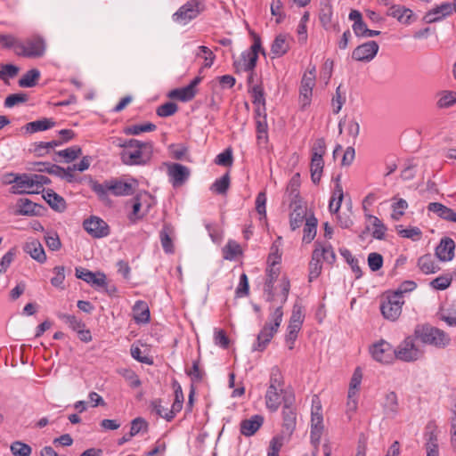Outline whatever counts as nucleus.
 I'll list each match as a JSON object with an SVG mask.
<instances>
[{
  "instance_id": "21",
  "label": "nucleus",
  "mask_w": 456,
  "mask_h": 456,
  "mask_svg": "<svg viewBox=\"0 0 456 456\" xmlns=\"http://www.w3.org/2000/svg\"><path fill=\"white\" fill-rule=\"evenodd\" d=\"M43 198L48 205L57 212H63L66 209L65 200L54 192L52 189L44 190Z\"/></svg>"
},
{
  "instance_id": "34",
  "label": "nucleus",
  "mask_w": 456,
  "mask_h": 456,
  "mask_svg": "<svg viewBox=\"0 0 456 456\" xmlns=\"http://www.w3.org/2000/svg\"><path fill=\"white\" fill-rule=\"evenodd\" d=\"M34 165L38 167L37 168L35 169L38 172H45L49 175H53L58 177L63 178L65 169L58 165L51 164L48 162H36L34 163Z\"/></svg>"
},
{
  "instance_id": "16",
  "label": "nucleus",
  "mask_w": 456,
  "mask_h": 456,
  "mask_svg": "<svg viewBox=\"0 0 456 456\" xmlns=\"http://www.w3.org/2000/svg\"><path fill=\"white\" fill-rule=\"evenodd\" d=\"M190 174V169L182 164L173 163L168 168V175L174 187L183 185L188 180Z\"/></svg>"
},
{
  "instance_id": "40",
  "label": "nucleus",
  "mask_w": 456,
  "mask_h": 456,
  "mask_svg": "<svg viewBox=\"0 0 456 456\" xmlns=\"http://www.w3.org/2000/svg\"><path fill=\"white\" fill-rule=\"evenodd\" d=\"M229 186L230 175L229 173L227 172L220 179L216 180V182L211 185L210 190L217 194L224 195L226 194Z\"/></svg>"
},
{
  "instance_id": "46",
  "label": "nucleus",
  "mask_w": 456,
  "mask_h": 456,
  "mask_svg": "<svg viewBox=\"0 0 456 456\" xmlns=\"http://www.w3.org/2000/svg\"><path fill=\"white\" fill-rule=\"evenodd\" d=\"M275 388H279L281 393L285 395V393H288L287 391H284L283 387V379L282 375L281 373V370L278 367H273L271 371L270 375V386Z\"/></svg>"
},
{
  "instance_id": "54",
  "label": "nucleus",
  "mask_w": 456,
  "mask_h": 456,
  "mask_svg": "<svg viewBox=\"0 0 456 456\" xmlns=\"http://www.w3.org/2000/svg\"><path fill=\"white\" fill-rule=\"evenodd\" d=\"M304 320V314L302 306L298 304H295L292 310V314L290 316L289 324V325H297L301 327Z\"/></svg>"
},
{
  "instance_id": "57",
  "label": "nucleus",
  "mask_w": 456,
  "mask_h": 456,
  "mask_svg": "<svg viewBox=\"0 0 456 456\" xmlns=\"http://www.w3.org/2000/svg\"><path fill=\"white\" fill-rule=\"evenodd\" d=\"M130 351H131L132 357L134 359H135L136 361H138L139 362L145 363L148 365L153 364L152 358H151L147 355H143L142 353V350L140 349L139 346L132 345Z\"/></svg>"
},
{
  "instance_id": "23",
  "label": "nucleus",
  "mask_w": 456,
  "mask_h": 456,
  "mask_svg": "<svg viewBox=\"0 0 456 456\" xmlns=\"http://www.w3.org/2000/svg\"><path fill=\"white\" fill-rule=\"evenodd\" d=\"M24 251L35 259L43 264L46 261V255L42 244L37 240L27 242L24 246Z\"/></svg>"
},
{
  "instance_id": "10",
  "label": "nucleus",
  "mask_w": 456,
  "mask_h": 456,
  "mask_svg": "<svg viewBox=\"0 0 456 456\" xmlns=\"http://www.w3.org/2000/svg\"><path fill=\"white\" fill-rule=\"evenodd\" d=\"M83 227L92 237L103 238L110 234L108 224L96 216H91L83 222Z\"/></svg>"
},
{
  "instance_id": "17",
  "label": "nucleus",
  "mask_w": 456,
  "mask_h": 456,
  "mask_svg": "<svg viewBox=\"0 0 456 456\" xmlns=\"http://www.w3.org/2000/svg\"><path fill=\"white\" fill-rule=\"evenodd\" d=\"M75 275L77 279L83 280L86 283L94 286H104L106 275L98 272L94 273L88 269L83 267H76Z\"/></svg>"
},
{
  "instance_id": "60",
  "label": "nucleus",
  "mask_w": 456,
  "mask_h": 456,
  "mask_svg": "<svg viewBox=\"0 0 456 456\" xmlns=\"http://www.w3.org/2000/svg\"><path fill=\"white\" fill-rule=\"evenodd\" d=\"M46 246L53 251L59 250L61 247V240L57 233H47L45 236Z\"/></svg>"
},
{
  "instance_id": "3",
  "label": "nucleus",
  "mask_w": 456,
  "mask_h": 456,
  "mask_svg": "<svg viewBox=\"0 0 456 456\" xmlns=\"http://www.w3.org/2000/svg\"><path fill=\"white\" fill-rule=\"evenodd\" d=\"M204 10L205 4L202 0H189L173 14L172 19L178 24L186 25Z\"/></svg>"
},
{
  "instance_id": "28",
  "label": "nucleus",
  "mask_w": 456,
  "mask_h": 456,
  "mask_svg": "<svg viewBox=\"0 0 456 456\" xmlns=\"http://www.w3.org/2000/svg\"><path fill=\"white\" fill-rule=\"evenodd\" d=\"M324 167L323 158H320V155L314 154L311 158L310 171L311 179L314 184L320 183L322 170Z\"/></svg>"
},
{
  "instance_id": "32",
  "label": "nucleus",
  "mask_w": 456,
  "mask_h": 456,
  "mask_svg": "<svg viewBox=\"0 0 456 456\" xmlns=\"http://www.w3.org/2000/svg\"><path fill=\"white\" fill-rule=\"evenodd\" d=\"M55 122L51 118H43L28 123L25 128L28 133L33 134L39 131H45L54 126Z\"/></svg>"
},
{
  "instance_id": "56",
  "label": "nucleus",
  "mask_w": 456,
  "mask_h": 456,
  "mask_svg": "<svg viewBox=\"0 0 456 456\" xmlns=\"http://www.w3.org/2000/svg\"><path fill=\"white\" fill-rule=\"evenodd\" d=\"M368 265L371 271H379L383 265V256L379 253L375 252L369 254Z\"/></svg>"
},
{
  "instance_id": "30",
  "label": "nucleus",
  "mask_w": 456,
  "mask_h": 456,
  "mask_svg": "<svg viewBox=\"0 0 456 456\" xmlns=\"http://www.w3.org/2000/svg\"><path fill=\"white\" fill-rule=\"evenodd\" d=\"M322 252H319V248H316L313 251L312 260L309 263V281H313L316 279L322 272Z\"/></svg>"
},
{
  "instance_id": "1",
  "label": "nucleus",
  "mask_w": 456,
  "mask_h": 456,
  "mask_svg": "<svg viewBox=\"0 0 456 456\" xmlns=\"http://www.w3.org/2000/svg\"><path fill=\"white\" fill-rule=\"evenodd\" d=\"M89 186L91 190L98 196V199L105 205H110L111 200L109 193L114 196L133 195L134 190L131 183L121 181L118 178H111L99 183L96 180L90 179Z\"/></svg>"
},
{
  "instance_id": "20",
  "label": "nucleus",
  "mask_w": 456,
  "mask_h": 456,
  "mask_svg": "<svg viewBox=\"0 0 456 456\" xmlns=\"http://www.w3.org/2000/svg\"><path fill=\"white\" fill-rule=\"evenodd\" d=\"M428 210L436 214L440 218L456 223V212L439 202H431L428 205Z\"/></svg>"
},
{
  "instance_id": "45",
  "label": "nucleus",
  "mask_w": 456,
  "mask_h": 456,
  "mask_svg": "<svg viewBox=\"0 0 456 456\" xmlns=\"http://www.w3.org/2000/svg\"><path fill=\"white\" fill-rule=\"evenodd\" d=\"M55 154L65 158L67 162H71L82 154V149L79 146H72L65 150L56 151Z\"/></svg>"
},
{
  "instance_id": "14",
  "label": "nucleus",
  "mask_w": 456,
  "mask_h": 456,
  "mask_svg": "<svg viewBox=\"0 0 456 456\" xmlns=\"http://www.w3.org/2000/svg\"><path fill=\"white\" fill-rule=\"evenodd\" d=\"M201 81L200 77H194L191 83L181 88H176L168 93V97L173 100H179L182 102L191 101L196 94V87Z\"/></svg>"
},
{
  "instance_id": "41",
  "label": "nucleus",
  "mask_w": 456,
  "mask_h": 456,
  "mask_svg": "<svg viewBox=\"0 0 456 456\" xmlns=\"http://www.w3.org/2000/svg\"><path fill=\"white\" fill-rule=\"evenodd\" d=\"M0 43L5 49L12 48L16 55L21 48V41L12 35H2L0 34Z\"/></svg>"
},
{
  "instance_id": "31",
  "label": "nucleus",
  "mask_w": 456,
  "mask_h": 456,
  "mask_svg": "<svg viewBox=\"0 0 456 456\" xmlns=\"http://www.w3.org/2000/svg\"><path fill=\"white\" fill-rule=\"evenodd\" d=\"M317 224L318 220L314 215L305 219L303 241L310 243L314 239L317 231Z\"/></svg>"
},
{
  "instance_id": "38",
  "label": "nucleus",
  "mask_w": 456,
  "mask_h": 456,
  "mask_svg": "<svg viewBox=\"0 0 456 456\" xmlns=\"http://www.w3.org/2000/svg\"><path fill=\"white\" fill-rule=\"evenodd\" d=\"M171 232H172V228H171L170 224H165L163 225L162 230L159 232L161 245L163 247V249L167 253H172L174 251L173 241L170 237Z\"/></svg>"
},
{
  "instance_id": "15",
  "label": "nucleus",
  "mask_w": 456,
  "mask_h": 456,
  "mask_svg": "<svg viewBox=\"0 0 456 456\" xmlns=\"http://www.w3.org/2000/svg\"><path fill=\"white\" fill-rule=\"evenodd\" d=\"M314 85L315 77L313 76V72H311V76L304 74L299 88V102L302 107L310 104Z\"/></svg>"
},
{
  "instance_id": "7",
  "label": "nucleus",
  "mask_w": 456,
  "mask_h": 456,
  "mask_svg": "<svg viewBox=\"0 0 456 456\" xmlns=\"http://www.w3.org/2000/svg\"><path fill=\"white\" fill-rule=\"evenodd\" d=\"M421 354L422 353L416 347L411 337H407L397 348L395 349V358L403 362L416 361Z\"/></svg>"
},
{
  "instance_id": "5",
  "label": "nucleus",
  "mask_w": 456,
  "mask_h": 456,
  "mask_svg": "<svg viewBox=\"0 0 456 456\" xmlns=\"http://www.w3.org/2000/svg\"><path fill=\"white\" fill-rule=\"evenodd\" d=\"M283 409H282V430L281 433L289 438L296 428L297 413L293 403L295 396L293 394L285 393L282 396Z\"/></svg>"
},
{
  "instance_id": "29",
  "label": "nucleus",
  "mask_w": 456,
  "mask_h": 456,
  "mask_svg": "<svg viewBox=\"0 0 456 456\" xmlns=\"http://www.w3.org/2000/svg\"><path fill=\"white\" fill-rule=\"evenodd\" d=\"M268 278L265 282L264 291L267 294L266 300L272 302L274 299L273 294V283L279 276L280 268L279 267H269L267 269Z\"/></svg>"
},
{
  "instance_id": "33",
  "label": "nucleus",
  "mask_w": 456,
  "mask_h": 456,
  "mask_svg": "<svg viewBox=\"0 0 456 456\" xmlns=\"http://www.w3.org/2000/svg\"><path fill=\"white\" fill-rule=\"evenodd\" d=\"M134 318L136 322L146 323L150 321V310L144 301H137L134 305Z\"/></svg>"
},
{
  "instance_id": "42",
  "label": "nucleus",
  "mask_w": 456,
  "mask_h": 456,
  "mask_svg": "<svg viewBox=\"0 0 456 456\" xmlns=\"http://www.w3.org/2000/svg\"><path fill=\"white\" fill-rule=\"evenodd\" d=\"M365 216L368 219H372V225L374 227V231L372 232L373 238L377 240H383L385 238L387 226L377 216L369 214L365 215Z\"/></svg>"
},
{
  "instance_id": "47",
  "label": "nucleus",
  "mask_w": 456,
  "mask_h": 456,
  "mask_svg": "<svg viewBox=\"0 0 456 456\" xmlns=\"http://www.w3.org/2000/svg\"><path fill=\"white\" fill-rule=\"evenodd\" d=\"M11 452L14 456H30L31 447L20 441H15L11 445Z\"/></svg>"
},
{
  "instance_id": "55",
  "label": "nucleus",
  "mask_w": 456,
  "mask_h": 456,
  "mask_svg": "<svg viewBox=\"0 0 456 456\" xmlns=\"http://www.w3.org/2000/svg\"><path fill=\"white\" fill-rule=\"evenodd\" d=\"M396 228H397L398 233L402 237L411 239L413 240H419L422 234L420 229L418 227H411L409 229H399V228H402V225H399Z\"/></svg>"
},
{
  "instance_id": "37",
  "label": "nucleus",
  "mask_w": 456,
  "mask_h": 456,
  "mask_svg": "<svg viewBox=\"0 0 456 456\" xmlns=\"http://www.w3.org/2000/svg\"><path fill=\"white\" fill-rule=\"evenodd\" d=\"M343 198H344V193H343L342 185L340 183H338L337 184H335L333 196H332L330 205H329L330 213H338V210L341 207V203L343 201Z\"/></svg>"
},
{
  "instance_id": "43",
  "label": "nucleus",
  "mask_w": 456,
  "mask_h": 456,
  "mask_svg": "<svg viewBox=\"0 0 456 456\" xmlns=\"http://www.w3.org/2000/svg\"><path fill=\"white\" fill-rule=\"evenodd\" d=\"M252 37H253V45H251L250 47V51H248V53H250V55H252V58H251V61H250V65H254V63H256L257 61V59H258V53L261 52L264 55L265 54V51L264 48H262V44H261V38L260 37L252 32Z\"/></svg>"
},
{
  "instance_id": "27",
  "label": "nucleus",
  "mask_w": 456,
  "mask_h": 456,
  "mask_svg": "<svg viewBox=\"0 0 456 456\" xmlns=\"http://www.w3.org/2000/svg\"><path fill=\"white\" fill-rule=\"evenodd\" d=\"M279 388L269 387L266 391L265 404L266 407L272 411H276L281 402H283L282 398L281 397V394L282 393H279Z\"/></svg>"
},
{
  "instance_id": "44",
  "label": "nucleus",
  "mask_w": 456,
  "mask_h": 456,
  "mask_svg": "<svg viewBox=\"0 0 456 456\" xmlns=\"http://www.w3.org/2000/svg\"><path fill=\"white\" fill-rule=\"evenodd\" d=\"M362 379V373L360 367H357L354 374L351 378L350 384H349V389H348V399L352 398L355 395L356 391L358 390L361 381Z\"/></svg>"
},
{
  "instance_id": "12",
  "label": "nucleus",
  "mask_w": 456,
  "mask_h": 456,
  "mask_svg": "<svg viewBox=\"0 0 456 456\" xmlns=\"http://www.w3.org/2000/svg\"><path fill=\"white\" fill-rule=\"evenodd\" d=\"M379 45L376 41H369L358 45L352 53V58L357 61H370L378 53Z\"/></svg>"
},
{
  "instance_id": "8",
  "label": "nucleus",
  "mask_w": 456,
  "mask_h": 456,
  "mask_svg": "<svg viewBox=\"0 0 456 456\" xmlns=\"http://www.w3.org/2000/svg\"><path fill=\"white\" fill-rule=\"evenodd\" d=\"M403 300L398 298L397 294L387 295L386 299L380 305V311L384 318L395 321L402 313Z\"/></svg>"
},
{
  "instance_id": "24",
  "label": "nucleus",
  "mask_w": 456,
  "mask_h": 456,
  "mask_svg": "<svg viewBox=\"0 0 456 456\" xmlns=\"http://www.w3.org/2000/svg\"><path fill=\"white\" fill-rule=\"evenodd\" d=\"M277 331L271 328V322H266L256 338L254 350L263 351Z\"/></svg>"
},
{
  "instance_id": "62",
  "label": "nucleus",
  "mask_w": 456,
  "mask_h": 456,
  "mask_svg": "<svg viewBox=\"0 0 456 456\" xmlns=\"http://www.w3.org/2000/svg\"><path fill=\"white\" fill-rule=\"evenodd\" d=\"M439 317L450 326H456V310L443 309L439 313Z\"/></svg>"
},
{
  "instance_id": "50",
  "label": "nucleus",
  "mask_w": 456,
  "mask_h": 456,
  "mask_svg": "<svg viewBox=\"0 0 456 456\" xmlns=\"http://www.w3.org/2000/svg\"><path fill=\"white\" fill-rule=\"evenodd\" d=\"M28 99V96L27 94H12L5 98L4 106L6 108H12L15 105L26 102Z\"/></svg>"
},
{
  "instance_id": "61",
  "label": "nucleus",
  "mask_w": 456,
  "mask_h": 456,
  "mask_svg": "<svg viewBox=\"0 0 456 456\" xmlns=\"http://www.w3.org/2000/svg\"><path fill=\"white\" fill-rule=\"evenodd\" d=\"M249 294L248 279L246 273H242L240 277V283L236 289V295L238 297H246Z\"/></svg>"
},
{
  "instance_id": "19",
  "label": "nucleus",
  "mask_w": 456,
  "mask_h": 456,
  "mask_svg": "<svg viewBox=\"0 0 456 456\" xmlns=\"http://www.w3.org/2000/svg\"><path fill=\"white\" fill-rule=\"evenodd\" d=\"M264 417L254 415L250 419H243L240 422V433L245 436H253L263 425Z\"/></svg>"
},
{
  "instance_id": "59",
  "label": "nucleus",
  "mask_w": 456,
  "mask_h": 456,
  "mask_svg": "<svg viewBox=\"0 0 456 456\" xmlns=\"http://www.w3.org/2000/svg\"><path fill=\"white\" fill-rule=\"evenodd\" d=\"M281 260V253L280 252V245L273 243L271 252L268 256L269 267H275Z\"/></svg>"
},
{
  "instance_id": "52",
  "label": "nucleus",
  "mask_w": 456,
  "mask_h": 456,
  "mask_svg": "<svg viewBox=\"0 0 456 456\" xmlns=\"http://www.w3.org/2000/svg\"><path fill=\"white\" fill-rule=\"evenodd\" d=\"M19 72V68L13 64L0 65V78L6 81L8 77H14Z\"/></svg>"
},
{
  "instance_id": "22",
  "label": "nucleus",
  "mask_w": 456,
  "mask_h": 456,
  "mask_svg": "<svg viewBox=\"0 0 456 456\" xmlns=\"http://www.w3.org/2000/svg\"><path fill=\"white\" fill-rule=\"evenodd\" d=\"M383 411L386 417L394 419L399 411L398 398L395 392L386 394L385 400L382 404Z\"/></svg>"
},
{
  "instance_id": "25",
  "label": "nucleus",
  "mask_w": 456,
  "mask_h": 456,
  "mask_svg": "<svg viewBox=\"0 0 456 456\" xmlns=\"http://www.w3.org/2000/svg\"><path fill=\"white\" fill-rule=\"evenodd\" d=\"M267 116H256V140L261 147H265L268 142V125L266 121Z\"/></svg>"
},
{
  "instance_id": "51",
  "label": "nucleus",
  "mask_w": 456,
  "mask_h": 456,
  "mask_svg": "<svg viewBox=\"0 0 456 456\" xmlns=\"http://www.w3.org/2000/svg\"><path fill=\"white\" fill-rule=\"evenodd\" d=\"M58 317L61 320H64L75 331H77L81 328L85 327V323L82 322L81 320H78L75 315L59 313Z\"/></svg>"
},
{
  "instance_id": "48",
  "label": "nucleus",
  "mask_w": 456,
  "mask_h": 456,
  "mask_svg": "<svg viewBox=\"0 0 456 456\" xmlns=\"http://www.w3.org/2000/svg\"><path fill=\"white\" fill-rule=\"evenodd\" d=\"M156 129V126L152 123L139 124L127 126L124 129L126 134H139L142 132H150Z\"/></svg>"
},
{
  "instance_id": "49",
  "label": "nucleus",
  "mask_w": 456,
  "mask_h": 456,
  "mask_svg": "<svg viewBox=\"0 0 456 456\" xmlns=\"http://www.w3.org/2000/svg\"><path fill=\"white\" fill-rule=\"evenodd\" d=\"M233 162L232 148L225 149L222 153L218 154L215 159V163L223 167H231Z\"/></svg>"
},
{
  "instance_id": "18",
  "label": "nucleus",
  "mask_w": 456,
  "mask_h": 456,
  "mask_svg": "<svg viewBox=\"0 0 456 456\" xmlns=\"http://www.w3.org/2000/svg\"><path fill=\"white\" fill-rule=\"evenodd\" d=\"M455 243L448 237L443 238L436 248V256L443 262L450 261L454 256Z\"/></svg>"
},
{
  "instance_id": "53",
  "label": "nucleus",
  "mask_w": 456,
  "mask_h": 456,
  "mask_svg": "<svg viewBox=\"0 0 456 456\" xmlns=\"http://www.w3.org/2000/svg\"><path fill=\"white\" fill-rule=\"evenodd\" d=\"M401 12H408L406 7L400 4H391L387 12V15L396 19L401 23H408V20H402Z\"/></svg>"
},
{
  "instance_id": "64",
  "label": "nucleus",
  "mask_w": 456,
  "mask_h": 456,
  "mask_svg": "<svg viewBox=\"0 0 456 456\" xmlns=\"http://www.w3.org/2000/svg\"><path fill=\"white\" fill-rule=\"evenodd\" d=\"M452 281V277L439 276V277L434 279L430 282V285L436 289L444 290L451 285Z\"/></svg>"
},
{
  "instance_id": "4",
  "label": "nucleus",
  "mask_w": 456,
  "mask_h": 456,
  "mask_svg": "<svg viewBox=\"0 0 456 456\" xmlns=\"http://www.w3.org/2000/svg\"><path fill=\"white\" fill-rule=\"evenodd\" d=\"M152 152V144L142 142L138 147L131 150H123L120 153L121 160L126 165L144 164Z\"/></svg>"
},
{
  "instance_id": "9",
  "label": "nucleus",
  "mask_w": 456,
  "mask_h": 456,
  "mask_svg": "<svg viewBox=\"0 0 456 456\" xmlns=\"http://www.w3.org/2000/svg\"><path fill=\"white\" fill-rule=\"evenodd\" d=\"M45 52V45L42 38L35 37L21 42V48L18 53V56L26 58H39L44 55Z\"/></svg>"
},
{
  "instance_id": "11",
  "label": "nucleus",
  "mask_w": 456,
  "mask_h": 456,
  "mask_svg": "<svg viewBox=\"0 0 456 456\" xmlns=\"http://www.w3.org/2000/svg\"><path fill=\"white\" fill-rule=\"evenodd\" d=\"M370 353L372 357L381 363H390L395 359V349L385 340L374 344Z\"/></svg>"
},
{
  "instance_id": "2",
  "label": "nucleus",
  "mask_w": 456,
  "mask_h": 456,
  "mask_svg": "<svg viewBox=\"0 0 456 456\" xmlns=\"http://www.w3.org/2000/svg\"><path fill=\"white\" fill-rule=\"evenodd\" d=\"M414 336L422 343L437 348H445L451 344V338L445 331L429 324H419L415 327Z\"/></svg>"
},
{
  "instance_id": "26",
  "label": "nucleus",
  "mask_w": 456,
  "mask_h": 456,
  "mask_svg": "<svg viewBox=\"0 0 456 456\" xmlns=\"http://www.w3.org/2000/svg\"><path fill=\"white\" fill-rule=\"evenodd\" d=\"M289 49V44L288 42V37L283 34L278 35L271 46V52L275 57L283 56L285 53H287Z\"/></svg>"
},
{
  "instance_id": "6",
  "label": "nucleus",
  "mask_w": 456,
  "mask_h": 456,
  "mask_svg": "<svg viewBox=\"0 0 456 456\" xmlns=\"http://www.w3.org/2000/svg\"><path fill=\"white\" fill-rule=\"evenodd\" d=\"M8 178H12L6 181V183L13 184L10 188V192L13 194H32L38 193L37 191H28L33 187V180L29 174H8Z\"/></svg>"
},
{
  "instance_id": "58",
  "label": "nucleus",
  "mask_w": 456,
  "mask_h": 456,
  "mask_svg": "<svg viewBox=\"0 0 456 456\" xmlns=\"http://www.w3.org/2000/svg\"><path fill=\"white\" fill-rule=\"evenodd\" d=\"M342 86L339 85L336 89V94L332 98V107L336 113H338L346 101L345 93L341 92Z\"/></svg>"
},
{
  "instance_id": "63",
  "label": "nucleus",
  "mask_w": 456,
  "mask_h": 456,
  "mask_svg": "<svg viewBox=\"0 0 456 456\" xmlns=\"http://www.w3.org/2000/svg\"><path fill=\"white\" fill-rule=\"evenodd\" d=\"M456 102V93L452 91L444 92V95L437 101V106L444 108L452 106Z\"/></svg>"
},
{
  "instance_id": "39",
  "label": "nucleus",
  "mask_w": 456,
  "mask_h": 456,
  "mask_svg": "<svg viewBox=\"0 0 456 456\" xmlns=\"http://www.w3.org/2000/svg\"><path fill=\"white\" fill-rule=\"evenodd\" d=\"M224 258L226 260H232L238 256L242 255V249L236 241L229 240L225 247L223 248Z\"/></svg>"
},
{
  "instance_id": "13",
  "label": "nucleus",
  "mask_w": 456,
  "mask_h": 456,
  "mask_svg": "<svg viewBox=\"0 0 456 456\" xmlns=\"http://www.w3.org/2000/svg\"><path fill=\"white\" fill-rule=\"evenodd\" d=\"M17 208L15 215L28 216H41L46 210L43 205L35 203L27 198L19 199Z\"/></svg>"
},
{
  "instance_id": "36",
  "label": "nucleus",
  "mask_w": 456,
  "mask_h": 456,
  "mask_svg": "<svg viewBox=\"0 0 456 456\" xmlns=\"http://www.w3.org/2000/svg\"><path fill=\"white\" fill-rule=\"evenodd\" d=\"M40 77V71L37 69H32L27 71L19 80L20 87H33L37 85Z\"/></svg>"
},
{
  "instance_id": "35",
  "label": "nucleus",
  "mask_w": 456,
  "mask_h": 456,
  "mask_svg": "<svg viewBox=\"0 0 456 456\" xmlns=\"http://www.w3.org/2000/svg\"><path fill=\"white\" fill-rule=\"evenodd\" d=\"M418 266L424 273H435L440 270V267L435 265L431 255L427 254L420 256L418 260Z\"/></svg>"
}]
</instances>
